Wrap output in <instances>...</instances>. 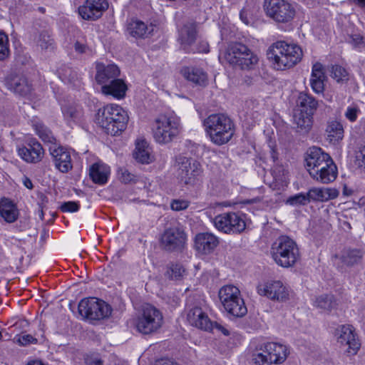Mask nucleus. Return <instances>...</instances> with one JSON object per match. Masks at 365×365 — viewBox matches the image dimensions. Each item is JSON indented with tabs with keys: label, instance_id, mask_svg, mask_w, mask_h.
I'll use <instances>...</instances> for the list:
<instances>
[{
	"label": "nucleus",
	"instance_id": "nucleus-1",
	"mask_svg": "<svg viewBox=\"0 0 365 365\" xmlns=\"http://www.w3.org/2000/svg\"><path fill=\"white\" fill-rule=\"evenodd\" d=\"M205 132L211 142L217 145L227 143L235 133V124L231 118L222 113L210 115L203 121Z\"/></svg>",
	"mask_w": 365,
	"mask_h": 365
},
{
	"label": "nucleus",
	"instance_id": "nucleus-2",
	"mask_svg": "<svg viewBox=\"0 0 365 365\" xmlns=\"http://www.w3.org/2000/svg\"><path fill=\"white\" fill-rule=\"evenodd\" d=\"M128 121L127 113L118 105L108 104L98 109L96 122L111 135H116L126 128Z\"/></svg>",
	"mask_w": 365,
	"mask_h": 365
},
{
	"label": "nucleus",
	"instance_id": "nucleus-3",
	"mask_svg": "<svg viewBox=\"0 0 365 365\" xmlns=\"http://www.w3.org/2000/svg\"><path fill=\"white\" fill-rule=\"evenodd\" d=\"M267 56L278 70H284L295 66L302 57V48L284 41H277L270 46Z\"/></svg>",
	"mask_w": 365,
	"mask_h": 365
},
{
	"label": "nucleus",
	"instance_id": "nucleus-4",
	"mask_svg": "<svg viewBox=\"0 0 365 365\" xmlns=\"http://www.w3.org/2000/svg\"><path fill=\"white\" fill-rule=\"evenodd\" d=\"M219 58L242 70L252 69L259 60L247 46L237 42L230 43Z\"/></svg>",
	"mask_w": 365,
	"mask_h": 365
},
{
	"label": "nucleus",
	"instance_id": "nucleus-5",
	"mask_svg": "<svg viewBox=\"0 0 365 365\" xmlns=\"http://www.w3.org/2000/svg\"><path fill=\"white\" fill-rule=\"evenodd\" d=\"M271 255L279 266L286 268L293 267L300 258L297 243L287 236H280L275 240Z\"/></svg>",
	"mask_w": 365,
	"mask_h": 365
},
{
	"label": "nucleus",
	"instance_id": "nucleus-6",
	"mask_svg": "<svg viewBox=\"0 0 365 365\" xmlns=\"http://www.w3.org/2000/svg\"><path fill=\"white\" fill-rule=\"evenodd\" d=\"M289 354L286 346L274 342H268L260 345L252 355L256 365H271L282 364Z\"/></svg>",
	"mask_w": 365,
	"mask_h": 365
},
{
	"label": "nucleus",
	"instance_id": "nucleus-7",
	"mask_svg": "<svg viewBox=\"0 0 365 365\" xmlns=\"http://www.w3.org/2000/svg\"><path fill=\"white\" fill-rule=\"evenodd\" d=\"M180 129L178 117L173 115H160L155 120L153 137L158 143H168L179 134Z\"/></svg>",
	"mask_w": 365,
	"mask_h": 365
},
{
	"label": "nucleus",
	"instance_id": "nucleus-8",
	"mask_svg": "<svg viewBox=\"0 0 365 365\" xmlns=\"http://www.w3.org/2000/svg\"><path fill=\"white\" fill-rule=\"evenodd\" d=\"M163 323L161 312L150 304L143 306L142 313L136 322L137 330L143 334H150L159 329Z\"/></svg>",
	"mask_w": 365,
	"mask_h": 365
},
{
	"label": "nucleus",
	"instance_id": "nucleus-9",
	"mask_svg": "<svg viewBox=\"0 0 365 365\" xmlns=\"http://www.w3.org/2000/svg\"><path fill=\"white\" fill-rule=\"evenodd\" d=\"M78 312L90 321H98L108 318L112 313V308L108 304L97 298H85L78 304Z\"/></svg>",
	"mask_w": 365,
	"mask_h": 365
},
{
	"label": "nucleus",
	"instance_id": "nucleus-10",
	"mask_svg": "<svg viewBox=\"0 0 365 365\" xmlns=\"http://www.w3.org/2000/svg\"><path fill=\"white\" fill-rule=\"evenodd\" d=\"M177 162L178 175L182 182L185 185H194L200 180L203 170L197 160L180 156L177 158Z\"/></svg>",
	"mask_w": 365,
	"mask_h": 365
},
{
	"label": "nucleus",
	"instance_id": "nucleus-11",
	"mask_svg": "<svg viewBox=\"0 0 365 365\" xmlns=\"http://www.w3.org/2000/svg\"><path fill=\"white\" fill-rule=\"evenodd\" d=\"M264 9L268 16L278 23H287L295 15L294 6L286 0H265Z\"/></svg>",
	"mask_w": 365,
	"mask_h": 365
},
{
	"label": "nucleus",
	"instance_id": "nucleus-12",
	"mask_svg": "<svg viewBox=\"0 0 365 365\" xmlns=\"http://www.w3.org/2000/svg\"><path fill=\"white\" fill-rule=\"evenodd\" d=\"M215 227L226 234H240L246 228L245 220L235 212H226L214 218Z\"/></svg>",
	"mask_w": 365,
	"mask_h": 365
},
{
	"label": "nucleus",
	"instance_id": "nucleus-13",
	"mask_svg": "<svg viewBox=\"0 0 365 365\" xmlns=\"http://www.w3.org/2000/svg\"><path fill=\"white\" fill-rule=\"evenodd\" d=\"M334 336L341 346H347L346 351L350 354H356L360 347V343L355 329L351 325L344 324L337 327L334 331Z\"/></svg>",
	"mask_w": 365,
	"mask_h": 365
},
{
	"label": "nucleus",
	"instance_id": "nucleus-14",
	"mask_svg": "<svg viewBox=\"0 0 365 365\" xmlns=\"http://www.w3.org/2000/svg\"><path fill=\"white\" fill-rule=\"evenodd\" d=\"M186 234L178 227L166 229L160 237V245L167 251L174 252L181 250L185 244Z\"/></svg>",
	"mask_w": 365,
	"mask_h": 365
},
{
	"label": "nucleus",
	"instance_id": "nucleus-15",
	"mask_svg": "<svg viewBox=\"0 0 365 365\" xmlns=\"http://www.w3.org/2000/svg\"><path fill=\"white\" fill-rule=\"evenodd\" d=\"M108 2L106 0H86L78 7V14L82 19L87 21H96L108 9Z\"/></svg>",
	"mask_w": 365,
	"mask_h": 365
},
{
	"label": "nucleus",
	"instance_id": "nucleus-16",
	"mask_svg": "<svg viewBox=\"0 0 365 365\" xmlns=\"http://www.w3.org/2000/svg\"><path fill=\"white\" fill-rule=\"evenodd\" d=\"M9 90L22 97H29L33 91L32 84L26 77L16 73H10L5 78Z\"/></svg>",
	"mask_w": 365,
	"mask_h": 365
},
{
	"label": "nucleus",
	"instance_id": "nucleus-17",
	"mask_svg": "<svg viewBox=\"0 0 365 365\" xmlns=\"http://www.w3.org/2000/svg\"><path fill=\"white\" fill-rule=\"evenodd\" d=\"M257 292L262 296L278 302H284L289 298V292L280 281L268 282L257 287Z\"/></svg>",
	"mask_w": 365,
	"mask_h": 365
},
{
	"label": "nucleus",
	"instance_id": "nucleus-18",
	"mask_svg": "<svg viewBox=\"0 0 365 365\" xmlns=\"http://www.w3.org/2000/svg\"><path fill=\"white\" fill-rule=\"evenodd\" d=\"M337 167L332 158L326 161L323 165H319V168L310 171L309 175L317 181L327 184L333 182L337 177Z\"/></svg>",
	"mask_w": 365,
	"mask_h": 365
},
{
	"label": "nucleus",
	"instance_id": "nucleus-19",
	"mask_svg": "<svg viewBox=\"0 0 365 365\" xmlns=\"http://www.w3.org/2000/svg\"><path fill=\"white\" fill-rule=\"evenodd\" d=\"M18 154L26 163H36L42 160L44 152L41 145L36 139H31L26 146L18 149Z\"/></svg>",
	"mask_w": 365,
	"mask_h": 365
},
{
	"label": "nucleus",
	"instance_id": "nucleus-20",
	"mask_svg": "<svg viewBox=\"0 0 365 365\" xmlns=\"http://www.w3.org/2000/svg\"><path fill=\"white\" fill-rule=\"evenodd\" d=\"M218 244V238L210 232L198 233L195 237V248L201 254L211 253Z\"/></svg>",
	"mask_w": 365,
	"mask_h": 365
},
{
	"label": "nucleus",
	"instance_id": "nucleus-21",
	"mask_svg": "<svg viewBox=\"0 0 365 365\" xmlns=\"http://www.w3.org/2000/svg\"><path fill=\"white\" fill-rule=\"evenodd\" d=\"M187 319L189 323L198 329L210 331L212 323L208 316L199 307H194L187 313Z\"/></svg>",
	"mask_w": 365,
	"mask_h": 365
},
{
	"label": "nucleus",
	"instance_id": "nucleus-22",
	"mask_svg": "<svg viewBox=\"0 0 365 365\" xmlns=\"http://www.w3.org/2000/svg\"><path fill=\"white\" fill-rule=\"evenodd\" d=\"M331 158L330 155L325 153L321 148L312 147L307 152L305 158L306 165L307 170L310 173L311 170H314L319 168V165H323L326 161Z\"/></svg>",
	"mask_w": 365,
	"mask_h": 365
},
{
	"label": "nucleus",
	"instance_id": "nucleus-23",
	"mask_svg": "<svg viewBox=\"0 0 365 365\" xmlns=\"http://www.w3.org/2000/svg\"><path fill=\"white\" fill-rule=\"evenodd\" d=\"M197 37L196 24L195 23L185 24L179 31L178 41L181 48L187 53L194 51L191 48Z\"/></svg>",
	"mask_w": 365,
	"mask_h": 365
},
{
	"label": "nucleus",
	"instance_id": "nucleus-24",
	"mask_svg": "<svg viewBox=\"0 0 365 365\" xmlns=\"http://www.w3.org/2000/svg\"><path fill=\"white\" fill-rule=\"evenodd\" d=\"M56 168L61 173H67L72 168L70 153L63 147L50 148Z\"/></svg>",
	"mask_w": 365,
	"mask_h": 365
},
{
	"label": "nucleus",
	"instance_id": "nucleus-25",
	"mask_svg": "<svg viewBox=\"0 0 365 365\" xmlns=\"http://www.w3.org/2000/svg\"><path fill=\"white\" fill-rule=\"evenodd\" d=\"M154 29L155 26L152 24L147 25L138 19H131L127 25V31L135 38H145L151 36Z\"/></svg>",
	"mask_w": 365,
	"mask_h": 365
},
{
	"label": "nucleus",
	"instance_id": "nucleus-26",
	"mask_svg": "<svg viewBox=\"0 0 365 365\" xmlns=\"http://www.w3.org/2000/svg\"><path fill=\"white\" fill-rule=\"evenodd\" d=\"M96 80L98 83L104 86L116 79L120 75L118 67L114 64L105 66L103 63H98L96 66Z\"/></svg>",
	"mask_w": 365,
	"mask_h": 365
},
{
	"label": "nucleus",
	"instance_id": "nucleus-27",
	"mask_svg": "<svg viewBox=\"0 0 365 365\" xmlns=\"http://www.w3.org/2000/svg\"><path fill=\"white\" fill-rule=\"evenodd\" d=\"M127 91V86L120 78L113 79L110 83L102 86L101 91L105 95H110L118 99L123 98Z\"/></svg>",
	"mask_w": 365,
	"mask_h": 365
},
{
	"label": "nucleus",
	"instance_id": "nucleus-28",
	"mask_svg": "<svg viewBox=\"0 0 365 365\" xmlns=\"http://www.w3.org/2000/svg\"><path fill=\"white\" fill-rule=\"evenodd\" d=\"M309 201H328L338 197L339 191L335 188L314 187L307 192Z\"/></svg>",
	"mask_w": 365,
	"mask_h": 365
},
{
	"label": "nucleus",
	"instance_id": "nucleus-29",
	"mask_svg": "<svg viewBox=\"0 0 365 365\" xmlns=\"http://www.w3.org/2000/svg\"><path fill=\"white\" fill-rule=\"evenodd\" d=\"M110 175V168L104 163H96L89 170V175L96 184L104 185L107 182Z\"/></svg>",
	"mask_w": 365,
	"mask_h": 365
},
{
	"label": "nucleus",
	"instance_id": "nucleus-30",
	"mask_svg": "<svg viewBox=\"0 0 365 365\" xmlns=\"http://www.w3.org/2000/svg\"><path fill=\"white\" fill-rule=\"evenodd\" d=\"M326 76L322 63H316L312 66V76L310 79L311 86L313 91L321 93L324 90V81Z\"/></svg>",
	"mask_w": 365,
	"mask_h": 365
},
{
	"label": "nucleus",
	"instance_id": "nucleus-31",
	"mask_svg": "<svg viewBox=\"0 0 365 365\" xmlns=\"http://www.w3.org/2000/svg\"><path fill=\"white\" fill-rule=\"evenodd\" d=\"M364 253L356 248L344 249L339 257L341 262L346 267H352L361 263Z\"/></svg>",
	"mask_w": 365,
	"mask_h": 365
},
{
	"label": "nucleus",
	"instance_id": "nucleus-32",
	"mask_svg": "<svg viewBox=\"0 0 365 365\" xmlns=\"http://www.w3.org/2000/svg\"><path fill=\"white\" fill-rule=\"evenodd\" d=\"M0 215L9 223L15 222L19 217V210L16 205L7 198L0 200Z\"/></svg>",
	"mask_w": 365,
	"mask_h": 365
},
{
	"label": "nucleus",
	"instance_id": "nucleus-33",
	"mask_svg": "<svg viewBox=\"0 0 365 365\" xmlns=\"http://www.w3.org/2000/svg\"><path fill=\"white\" fill-rule=\"evenodd\" d=\"M297 105L299 108L298 111L313 115L318 107V102L312 96L302 92L298 96Z\"/></svg>",
	"mask_w": 365,
	"mask_h": 365
},
{
	"label": "nucleus",
	"instance_id": "nucleus-34",
	"mask_svg": "<svg viewBox=\"0 0 365 365\" xmlns=\"http://www.w3.org/2000/svg\"><path fill=\"white\" fill-rule=\"evenodd\" d=\"M182 73L184 77L200 86H205L207 83V76L202 69L193 67L185 68Z\"/></svg>",
	"mask_w": 365,
	"mask_h": 365
},
{
	"label": "nucleus",
	"instance_id": "nucleus-35",
	"mask_svg": "<svg viewBox=\"0 0 365 365\" xmlns=\"http://www.w3.org/2000/svg\"><path fill=\"white\" fill-rule=\"evenodd\" d=\"M150 150L151 149L145 140H138L136 143L133 157L142 164H148L153 160Z\"/></svg>",
	"mask_w": 365,
	"mask_h": 365
},
{
	"label": "nucleus",
	"instance_id": "nucleus-36",
	"mask_svg": "<svg viewBox=\"0 0 365 365\" xmlns=\"http://www.w3.org/2000/svg\"><path fill=\"white\" fill-rule=\"evenodd\" d=\"M228 304H230L223 306V307L228 314L235 317L241 318L247 313V308L242 297L237 298Z\"/></svg>",
	"mask_w": 365,
	"mask_h": 365
},
{
	"label": "nucleus",
	"instance_id": "nucleus-37",
	"mask_svg": "<svg viewBox=\"0 0 365 365\" xmlns=\"http://www.w3.org/2000/svg\"><path fill=\"white\" fill-rule=\"evenodd\" d=\"M240 297L239 289L233 285H225L219 291V298L222 306H227L229 302Z\"/></svg>",
	"mask_w": 365,
	"mask_h": 365
},
{
	"label": "nucleus",
	"instance_id": "nucleus-38",
	"mask_svg": "<svg viewBox=\"0 0 365 365\" xmlns=\"http://www.w3.org/2000/svg\"><path fill=\"white\" fill-rule=\"evenodd\" d=\"M34 41L36 45L43 51H53L54 41L51 38L48 31L42 30L36 34Z\"/></svg>",
	"mask_w": 365,
	"mask_h": 365
},
{
	"label": "nucleus",
	"instance_id": "nucleus-39",
	"mask_svg": "<svg viewBox=\"0 0 365 365\" xmlns=\"http://www.w3.org/2000/svg\"><path fill=\"white\" fill-rule=\"evenodd\" d=\"M313 115L297 111L294 115V121L299 132L307 133L312 126Z\"/></svg>",
	"mask_w": 365,
	"mask_h": 365
},
{
	"label": "nucleus",
	"instance_id": "nucleus-40",
	"mask_svg": "<svg viewBox=\"0 0 365 365\" xmlns=\"http://www.w3.org/2000/svg\"><path fill=\"white\" fill-rule=\"evenodd\" d=\"M65 120L68 122H76L82 116L81 107L76 103H67L61 108Z\"/></svg>",
	"mask_w": 365,
	"mask_h": 365
},
{
	"label": "nucleus",
	"instance_id": "nucleus-41",
	"mask_svg": "<svg viewBox=\"0 0 365 365\" xmlns=\"http://www.w3.org/2000/svg\"><path fill=\"white\" fill-rule=\"evenodd\" d=\"M328 138L331 142H336L344 137V128L340 122L331 120L328 122L326 129Z\"/></svg>",
	"mask_w": 365,
	"mask_h": 365
},
{
	"label": "nucleus",
	"instance_id": "nucleus-42",
	"mask_svg": "<svg viewBox=\"0 0 365 365\" xmlns=\"http://www.w3.org/2000/svg\"><path fill=\"white\" fill-rule=\"evenodd\" d=\"M271 173L275 182L274 188L287 183L288 172L284 165L276 163L272 168Z\"/></svg>",
	"mask_w": 365,
	"mask_h": 365
},
{
	"label": "nucleus",
	"instance_id": "nucleus-43",
	"mask_svg": "<svg viewBox=\"0 0 365 365\" xmlns=\"http://www.w3.org/2000/svg\"><path fill=\"white\" fill-rule=\"evenodd\" d=\"M33 127L34 128L36 134L43 141L50 143H54L56 139L51 131L42 123L38 121L34 122Z\"/></svg>",
	"mask_w": 365,
	"mask_h": 365
},
{
	"label": "nucleus",
	"instance_id": "nucleus-44",
	"mask_svg": "<svg viewBox=\"0 0 365 365\" xmlns=\"http://www.w3.org/2000/svg\"><path fill=\"white\" fill-rule=\"evenodd\" d=\"M316 306L325 311H331L335 308L336 303L333 295L324 294L317 298Z\"/></svg>",
	"mask_w": 365,
	"mask_h": 365
},
{
	"label": "nucleus",
	"instance_id": "nucleus-45",
	"mask_svg": "<svg viewBox=\"0 0 365 365\" xmlns=\"http://www.w3.org/2000/svg\"><path fill=\"white\" fill-rule=\"evenodd\" d=\"M329 71L331 73V76L338 83L347 81L349 80L348 72L340 65H331Z\"/></svg>",
	"mask_w": 365,
	"mask_h": 365
},
{
	"label": "nucleus",
	"instance_id": "nucleus-46",
	"mask_svg": "<svg viewBox=\"0 0 365 365\" xmlns=\"http://www.w3.org/2000/svg\"><path fill=\"white\" fill-rule=\"evenodd\" d=\"M58 73L60 78H61L63 81H66L73 85H76V83L78 81L79 78L78 73L71 68H62L58 71Z\"/></svg>",
	"mask_w": 365,
	"mask_h": 365
},
{
	"label": "nucleus",
	"instance_id": "nucleus-47",
	"mask_svg": "<svg viewBox=\"0 0 365 365\" xmlns=\"http://www.w3.org/2000/svg\"><path fill=\"white\" fill-rule=\"evenodd\" d=\"M309 202L307 194L299 193L290 196L286 200V203L292 206L305 205Z\"/></svg>",
	"mask_w": 365,
	"mask_h": 365
},
{
	"label": "nucleus",
	"instance_id": "nucleus-48",
	"mask_svg": "<svg viewBox=\"0 0 365 365\" xmlns=\"http://www.w3.org/2000/svg\"><path fill=\"white\" fill-rule=\"evenodd\" d=\"M9 38L4 33H0V60L4 61L9 56Z\"/></svg>",
	"mask_w": 365,
	"mask_h": 365
},
{
	"label": "nucleus",
	"instance_id": "nucleus-49",
	"mask_svg": "<svg viewBox=\"0 0 365 365\" xmlns=\"http://www.w3.org/2000/svg\"><path fill=\"white\" fill-rule=\"evenodd\" d=\"M185 269L180 264H172L168 271V274L171 279L178 280L180 279Z\"/></svg>",
	"mask_w": 365,
	"mask_h": 365
},
{
	"label": "nucleus",
	"instance_id": "nucleus-50",
	"mask_svg": "<svg viewBox=\"0 0 365 365\" xmlns=\"http://www.w3.org/2000/svg\"><path fill=\"white\" fill-rule=\"evenodd\" d=\"M190 205L187 200H173L170 202V207L175 211H181L187 209Z\"/></svg>",
	"mask_w": 365,
	"mask_h": 365
},
{
	"label": "nucleus",
	"instance_id": "nucleus-51",
	"mask_svg": "<svg viewBox=\"0 0 365 365\" xmlns=\"http://www.w3.org/2000/svg\"><path fill=\"white\" fill-rule=\"evenodd\" d=\"M80 205L74 201L65 202L61 205V210L63 212H73L79 210Z\"/></svg>",
	"mask_w": 365,
	"mask_h": 365
},
{
	"label": "nucleus",
	"instance_id": "nucleus-52",
	"mask_svg": "<svg viewBox=\"0 0 365 365\" xmlns=\"http://www.w3.org/2000/svg\"><path fill=\"white\" fill-rule=\"evenodd\" d=\"M118 175L120 180L125 183L131 182L134 178V175L124 168L118 170Z\"/></svg>",
	"mask_w": 365,
	"mask_h": 365
},
{
	"label": "nucleus",
	"instance_id": "nucleus-53",
	"mask_svg": "<svg viewBox=\"0 0 365 365\" xmlns=\"http://www.w3.org/2000/svg\"><path fill=\"white\" fill-rule=\"evenodd\" d=\"M18 341L22 346H26L30 344H36L37 342V339L31 334H25L20 336Z\"/></svg>",
	"mask_w": 365,
	"mask_h": 365
},
{
	"label": "nucleus",
	"instance_id": "nucleus-54",
	"mask_svg": "<svg viewBox=\"0 0 365 365\" xmlns=\"http://www.w3.org/2000/svg\"><path fill=\"white\" fill-rule=\"evenodd\" d=\"M359 113V109L355 107H348L345 113V116L347 119H349L351 122H354L357 118V114Z\"/></svg>",
	"mask_w": 365,
	"mask_h": 365
},
{
	"label": "nucleus",
	"instance_id": "nucleus-55",
	"mask_svg": "<svg viewBox=\"0 0 365 365\" xmlns=\"http://www.w3.org/2000/svg\"><path fill=\"white\" fill-rule=\"evenodd\" d=\"M86 365H103V361L97 356L89 355L85 359Z\"/></svg>",
	"mask_w": 365,
	"mask_h": 365
},
{
	"label": "nucleus",
	"instance_id": "nucleus-56",
	"mask_svg": "<svg viewBox=\"0 0 365 365\" xmlns=\"http://www.w3.org/2000/svg\"><path fill=\"white\" fill-rule=\"evenodd\" d=\"M88 47L86 44L81 43L79 41H76L74 43V49L78 53H86Z\"/></svg>",
	"mask_w": 365,
	"mask_h": 365
},
{
	"label": "nucleus",
	"instance_id": "nucleus-57",
	"mask_svg": "<svg viewBox=\"0 0 365 365\" xmlns=\"http://www.w3.org/2000/svg\"><path fill=\"white\" fill-rule=\"evenodd\" d=\"M240 19L245 24H249L250 20L247 17V11L245 9H242L240 14Z\"/></svg>",
	"mask_w": 365,
	"mask_h": 365
},
{
	"label": "nucleus",
	"instance_id": "nucleus-58",
	"mask_svg": "<svg viewBox=\"0 0 365 365\" xmlns=\"http://www.w3.org/2000/svg\"><path fill=\"white\" fill-rule=\"evenodd\" d=\"M157 365H180L177 362L170 359H162Z\"/></svg>",
	"mask_w": 365,
	"mask_h": 365
},
{
	"label": "nucleus",
	"instance_id": "nucleus-59",
	"mask_svg": "<svg viewBox=\"0 0 365 365\" xmlns=\"http://www.w3.org/2000/svg\"><path fill=\"white\" fill-rule=\"evenodd\" d=\"M23 182H24V185L29 190H32L34 186H33V183L31 182V180L27 178V177H25L24 178V180H23Z\"/></svg>",
	"mask_w": 365,
	"mask_h": 365
},
{
	"label": "nucleus",
	"instance_id": "nucleus-60",
	"mask_svg": "<svg viewBox=\"0 0 365 365\" xmlns=\"http://www.w3.org/2000/svg\"><path fill=\"white\" fill-rule=\"evenodd\" d=\"M270 156L274 163L278 159L277 153L273 148H270Z\"/></svg>",
	"mask_w": 365,
	"mask_h": 365
},
{
	"label": "nucleus",
	"instance_id": "nucleus-61",
	"mask_svg": "<svg viewBox=\"0 0 365 365\" xmlns=\"http://www.w3.org/2000/svg\"><path fill=\"white\" fill-rule=\"evenodd\" d=\"M353 41L356 45H359L363 43V37L360 35H356L355 37L353 38Z\"/></svg>",
	"mask_w": 365,
	"mask_h": 365
},
{
	"label": "nucleus",
	"instance_id": "nucleus-62",
	"mask_svg": "<svg viewBox=\"0 0 365 365\" xmlns=\"http://www.w3.org/2000/svg\"><path fill=\"white\" fill-rule=\"evenodd\" d=\"M38 216H39L40 219L41 220H43V216H44L43 207L42 204H40V203L38 204Z\"/></svg>",
	"mask_w": 365,
	"mask_h": 365
},
{
	"label": "nucleus",
	"instance_id": "nucleus-63",
	"mask_svg": "<svg viewBox=\"0 0 365 365\" xmlns=\"http://www.w3.org/2000/svg\"><path fill=\"white\" fill-rule=\"evenodd\" d=\"M199 51L207 53L209 51V46L207 43L203 44V48L199 49Z\"/></svg>",
	"mask_w": 365,
	"mask_h": 365
},
{
	"label": "nucleus",
	"instance_id": "nucleus-64",
	"mask_svg": "<svg viewBox=\"0 0 365 365\" xmlns=\"http://www.w3.org/2000/svg\"><path fill=\"white\" fill-rule=\"evenodd\" d=\"M354 1L361 7L365 8V0H354Z\"/></svg>",
	"mask_w": 365,
	"mask_h": 365
}]
</instances>
